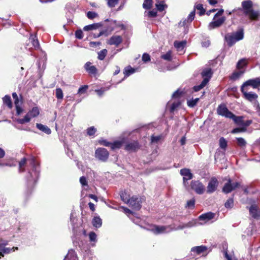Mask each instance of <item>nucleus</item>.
Listing matches in <instances>:
<instances>
[{
  "mask_svg": "<svg viewBox=\"0 0 260 260\" xmlns=\"http://www.w3.org/2000/svg\"><path fill=\"white\" fill-rule=\"evenodd\" d=\"M70 221L72 225V231L75 235L78 233V228H79L80 224L77 222L78 219L75 216L74 212H72L70 214Z\"/></svg>",
  "mask_w": 260,
  "mask_h": 260,
  "instance_id": "f8f14e48",
  "label": "nucleus"
},
{
  "mask_svg": "<svg viewBox=\"0 0 260 260\" xmlns=\"http://www.w3.org/2000/svg\"><path fill=\"white\" fill-rule=\"evenodd\" d=\"M241 91L243 93L244 98L248 101H256L258 98V95L255 93L252 92H247L245 90L244 88L241 87Z\"/></svg>",
  "mask_w": 260,
  "mask_h": 260,
  "instance_id": "f3484780",
  "label": "nucleus"
},
{
  "mask_svg": "<svg viewBox=\"0 0 260 260\" xmlns=\"http://www.w3.org/2000/svg\"><path fill=\"white\" fill-rule=\"evenodd\" d=\"M248 86H251L253 88H257L260 87V78L257 77L248 80L242 85L241 87L245 88Z\"/></svg>",
  "mask_w": 260,
  "mask_h": 260,
  "instance_id": "ddd939ff",
  "label": "nucleus"
},
{
  "mask_svg": "<svg viewBox=\"0 0 260 260\" xmlns=\"http://www.w3.org/2000/svg\"><path fill=\"white\" fill-rule=\"evenodd\" d=\"M244 38V29L239 28L237 31L233 33H228L224 36V40L229 47L233 46L237 42Z\"/></svg>",
  "mask_w": 260,
  "mask_h": 260,
  "instance_id": "7ed1b4c3",
  "label": "nucleus"
},
{
  "mask_svg": "<svg viewBox=\"0 0 260 260\" xmlns=\"http://www.w3.org/2000/svg\"><path fill=\"white\" fill-rule=\"evenodd\" d=\"M122 144V142L121 141H115L113 143H111V145L110 147L112 149H118L120 148Z\"/></svg>",
  "mask_w": 260,
  "mask_h": 260,
  "instance_id": "c03bdc74",
  "label": "nucleus"
},
{
  "mask_svg": "<svg viewBox=\"0 0 260 260\" xmlns=\"http://www.w3.org/2000/svg\"><path fill=\"white\" fill-rule=\"evenodd\" d=\"M36 127L41 131L44 133L49 135L51 133V130L47 126L43 125L41 123H37Z\"/></svg>",
  "mask_w": 260,
  "mask_h": 260,
  "instance_id": "393cba45",
  "label": "nucleus"
},
{
  "mask_svg": "<svg viewBox=\"0 0 260 260\" xmlns=\"http://www.w3.org/2000/svg\"><path fill=\"white\" fill-rule=\"evenodd\" d=\"M30 118H31L30 116L27 113L23 118L18 119L17 120V121L18 123L23 124L25 123H27V122H29L30 120Z\"/></svg>",
  "mask_w": 260,
  "mask_h": 260,
  "instance_id": "e433bc0d",
  "label": "nucleus"
},
{
  "mask_svg": "<svg viewBox=\"0 0 260 260\" xmlns=\"http://www.w3.org/2000/svg\"><path fill=\"white\" fill-rule=\"evenodd\" d=\"M88 86L87 85H84V86H81L78 90V93L82 94V93H85L87 89H88Z\"/></svg>",
  "mask_w": 260,
  "mask_h": 260,
  "instance_id": "0e129e2a",
  "label": "nucleus"
},
{
  "mask_svg": "<svg viewBox=\"0 0 260 260\" xmlns=\"http://www.w3.org/2000/svg\"><path fill=\"white\" fill-rule=\"evenodd\" d=\"M55 96L58 100H62L63 99V92L60 88H57L56 89Z\"/></svg>",
  "mask_w": 260,
  "mask_h": 260,
  "instance_id": "49530a36",
  "label": "nucleus"
},
{
  "mask_svg": "<svg viewBox=\"0 0 260 260\" xmlns=\"http://www.w3.org/2000/svg\"><path fill=\"white\" fill-rule=\"evenodd\" d=\"M161 58L167 61H171L172 59L171 52L170 51L167 52L165 54L161 55Z\"/></svg>",
  "mask_w": 260,
  "mask_h": 260,
  "instance_id": "13d9d810",
  "label": "nucleus"
},
{
  "mask_svg": "<svg viewBox=\"0 0 260 260\" xmlns=\"http://www.w3.org/2000/svg\"><path fill=\"white\" fill-rule=\"evenodd\" d=\"M250 214L255 219L260 217V209L255 205H252L249 208Z\"/></svg>",
  "mask_w": 260,
  "mask_h": 260,
  "instance_id": "a211bd4d",
  "label": "nucleus"
},
{
  "mask_svg": "<svg viewBox=\"0 0 260 260\" xmlns=\"http://www.w3.org/2000/svg\"><path fill=\"white\" fill-rule=\"evenodd\" d=\"M180 174L183 176V183L185 186H186L187 181L192 179L193 175L191 173L189 169L183 168L180 170Z\"/></svg>",
  "mask_w": 260,
  "mask_h": 260,
  "instance_id": "9d476101",
  "label": "nucleus"
},
{
  "mask_svg": "<svg viewBox=\"0 0 260 260\" xmlns=\"http://www.w3.org/2000/svg\"><path fill=\"white\" fill-rule=\"evenodd\" d=\"M152 6V2H144L143 4V8L146 10H149L151 8Z\"/></svg>",
  "mask_w": 260,
  "mask_h": 260,
  "instance_id": "338daca9",
  "label": "nucleus"
},
{
  "mask_svg": "<svg viewBox=\"0 0 260 260\" xmlns=\"http://www.w3.org/2000/svg\"><path fill=\"white\" fill-rule=\"evenodd\" d=\"M140 148V145L138 141L127 143L125 146V149L130 152H136Z\"/></svg>",
  "mask_w": 260,
  "mask_h": 260,
  "instance_id": "2eb2a0df",
  "label": "nucleus"
},
{
  "mask_svg": "<svg viewBox=\"0 0 260 260\" xmlns=\"http://www.w3.org/2000/svg\"><path fill=\"white\" fill-rule=\"evenodd\" d=\"M142 60L144 62H148L150 60V56L147 53H144L142 55Z\"/></svg>",
  "mask_w": 260,
  "mask_h": 260,
  "instance_id": "69168bd1",
  "label": "nucleus"
},
{
  "mask_svg": "<svg viewBox=\"0 0 260 260\" xmlns=\"http://www.w3.org/2000/svg\"><path fill=\"white\" fill-rule=\"evenodd\" d=\"M186 42L185 41H175L174 45L176 48L179 50H182L186 45Z\"/></svg>",
  "mask_w": 260,
  "mask_h": 260,
  "instance_id": "72a5a7b5",
  "label": "nucleus"
},
{
  "mask_svg": "<svg viewBox=\"0 0 260 260\" xmlns=\"http://www.w3.org/2000/svg\"><path fill=\"white\" fill-rule=\"evenodd\" d=\"M196 8L199 10V15L202 16L205 14V10L204 9L203 7V5L202 4H199L196 6Z\"/></svg>",
  "mask_w": 260,
  "mask_h": 260,
  "instance_id": "8fccbe9b",
  "label": "nucleus"
},
{
  "mask_svg": "<svg viewBox=\"0 0 260 260\" xmlns=\"http://www.w3.org/2000/svg\"><path fill=\"white\" fill-rule=\"evenodd\" d=\"M246 131V128L244 126H242V127H236V128H234L232 131L231 133L232 134H236V133H240V132H244Z\"/></svg>",
  "mask_w": 260,
  "mask_h": 260,
  "instance_id": "6e6d98bb",
  "label": "nucleus"
},
{
  "mask_svg": "<svg viewBox=\"0 0 260 260\" xmlns=\"http://www.w3.org/2000/svg\"><path fill=\"white\" fill-rule=\"evenodd\" d=\"M29 164L32 167V169L28 171L26 176V180L28 188L31 189L35 186L39 179L40 168L39 165L36 162L34 157L30 159Z\"/></svg>",
  "mask_w": 260,
  "mask_h": 260,
  "instance_id": "f257e3e1",
  "label": "nucleus"
},
{
  "mask_svg": "<svg viewBox=\"0 0 260 260\" xmlns=\"http://www.w3.org/2000/svg\"><path fill=\"white\" fill-rule=\"evenodd\" d=\"M227 141L223 137H221L219 139V146L220 147L224 150H225L227 147Z\"/></svg>",
  "mask_w": 260,
  "mask_h": 260,
  "instance_id": "79ce46f5",
  "label": "nucleus"
},
{
  "mask_svg": "<svg viewBox=\"0 0 260 260\" xmlns=\"http://www.w3.org/2000/svg\"><path fill=\"white\" fill-rule=\"evenodd\" d=\"M145 201L144 197H140L139 196H133L131 198L129 202L127 204H129L133 209L136 210H139L142 207V203Z\"/></svg>",
  "mask_w": 260,
  "mask_h": 260,
  "instance_id": "39448f33",
  "label": "nucleus"
},
{
  "mask_svg": "<svg viewBox=\"0 0 260 260\" xmlns=\"http://www.w3.org/2000/svg\"><path fill=\"white\" fill-rule=\"evenodd\" d=\"M89 240L91 242H96V234L93 232H91L89 234Z\"/></svg>",
  "mask_w": 260,
  "mask_h": 260,
  "instance_id": "bf43d9fd",
  "label": "nucleus"
},
{
  "mask_svg": "<svg viewBox=\"0 0 260 260\" xmlns=\"http://www.w3.org/2000/svg\"><path fill=\"white\" fill-rule=\"evenodd\" d=\"M80 182L82 186H88L86 178L84 176H82L80 178Z\"/></svg>",
  "mask_w": 260,
  "mask_h": 260,
  "instance_id": "774afa93",
  "label": "nucleus"
},
{
  "mask_svg": "<svg viewBox=\"0 0 260 260\" xmlns=\"http://www.w3.org/2000/svg\"><path fill=\"white\" fill-rule=\"evenodd\" d=\"M35 38L36 37L32 36L31 38H30V40H31L33 46L35 48H37L39 46V43L38 39H35Z\"/></svg>",
  "mask_w": 260,
  "mask_h": 260,
  "instance_id": "052dcab7",
  "label": "nucleus"
},
{
  "mask_svg": "<svg viewBox=\"0 0 260 260\" xmlns=\"http://www.w3.org/2000/svg\"><path fill=\"white\" fill-rule=\"evenodd\" d=\"M109 155V152L104 148H99L95 151V157L103 162H105L107 160Z\"/></svg>",
  "mask_w": 260,
  "mask_h": 260,
  "instance_id": "423d86ee",
  "label": "nucleus"
},
{
  "mask_svg": "<svg viewBox=\"0 0 260 260\" xmlns=\"http://www.w3.org/2000/svg\"><path fill=\"white\" fill-rule=\"evenodd\" d=\"M252 5V2L250 0L244 1L242 2L244 15L247 16L251 20H256L258 18L259 13L258 11L253 10Z\"/></svg>",
  "mask_w": 260,
  "mask_h": 260,
  "instance_id": "f03ea898",
  "label": "nucleus"
},
{
  "mask_svg": "<svg viewBox=\"0 0 260 260\" xmlns=\"http://www.w3.org/2000/svg\"><path fill=\"white\" fill-rule=\"evenodd\" d=\"M92 223L93 226L96 228H99L102 226V221L99 216H96L93 218Z\"/></svg>",
  "mask_w": 260,
  "mask_h": 260,
  "instance_id": "cd10ccee",
  "label": "nucleus"
},
{
  "mask_svg": "<svg viewBox=\"0 0 260 260\" xmlns=\"http://www.w3.org/2000/svg\"><path fill=\"white\" fill-rule=\"evenodd\" d=\"M237 143L238 146L241 148H244L246 147L247 142L245 139L243 138H236Z\"/></svg>",
  "mask_w": 260,
  "mask_h": 260,
  "instance_id": "c9c22d12",
  "label": "nucleus"
},
{
  "mask_svg": "<svg viewBox=\"0 0 260 260\" xmlns=\"http://www.w3.org/2000/svg\"><path fill=\"white\" fill-rule=\"evenodd\" d=\"M208 83V80L207 79H203L201 83L199 85L194 86L193 90L195 92L200 91L203 88H204L206 85Z\"/></svg>",
  "mask_w": 260,
  "mask_h": 260,
  "instance_id": "c85d7f7f",
  "label": "nucleus"
},
{
  "mask_svg": "<svg viewBox=\"0 0 260 260\" xmlns=\"http://www.w3.org/2000/svg\"><path fill=\"white\" fill-rule=\"evenodd\" d=\"M118 2V0H107V4L109 7H114Z\"/></svg>",
  "mask_w": 260,
  "mask_h": 260,
  "instance_id": "680f3d73",
  "label": "nucleus"
},
{
  "mask_svg": "<svg viewBox=\"0 0 260 260\" xmlns=\"http://www.w3.org/2000/svg\"><path fill=\"white\" fill-rule=\"evenodd\" d=\"M195 13L196 11L195 10H193L190 13L187 18L182 19L180 21V22L178 23L179 26L183 27L187 25L188 24H190L194 18Z\"/></svg>",
  "mask_w": 260,
  "mask_h": 260,
  "instance_id": "dca6fc26",
  "label": "nucleus"
},
{
  "mask_svg": "<svg viewBox=\"0 0 260 260\" xmlns=\"http://www.w3.org/2000/svg\"><path fill=\"white\" fill-rule=\"evenodd\" d=\"M190 187L192 189L199 194H202L205 190V186L199 180L191 181Z\"/></svg>",
  "mask_w": 260,
  "mask_h": 260,
  "instance_id": "0eeeda50",
  "label": "nucleus"
},
{
  "mask_svg": "<svg viewBox=\"0 0 260 260\" xmlns=\"http://www.w3.org/2000/svg\"><path fill=\"white\" fill-rule=\"evenodd\" d=\"M155 6L158 11L159 12H162L164 10L165 8L167 7V6L166 4H164V2L163 1H161L155 4Z\"/></svg>",
  "mask_w": 260,
  "mask_h": 260,
  "instance_id": "37998d69",
  "label": "nucleus"
},
{
  "mask_svg": "<svg viewBox=\"0 0 260 260\" xmlns=\"http://www.w3.org/2000/svg\"><path fill=\"white\" fill-rule=\"evenodd\" d=\"M240 186V184L237 182L232 183V181L229 179L228 182L224 185L222 191L225 193H229Z\"/></svg>",
  "mask_w": 260,
  "mask_h": 260,
  "instance_id": "6e6552de",
  "label": "nucleus"
},
{
  "mask_svg": "<svg viewBox=\"0 0 260 260\" xmlns=\"http://www.w3.org/2000/svg\"><path fill=\"white\" fill-rule=\"evenodd\" d=\"M246 59L242 58L240 59L237 63V68L238 69H242L243 67L246 65Z\"/></svg>",
  "mask_w": 260,
  "mask_h": 260,
  "instance_id": "09e8293b",
  "label": "nucleus"
},
{
  "mask_svg": "<svg viewBox=\"0 0 260 260\" xmlns=\"http://www.w3.org/2000/svg\"><path fill=\"white\" fill-rule=\"evenodd\" d=\"M224 12V10L221 9L214 15L213 20L209 23L208 27L209 30H212L221 26L226 20L224 16L217 19L219 16H221Z\"/></svg>",
  "mask_w": 260,
  "mask_h": 260,
  "instance_id": "20e7f679",
  "label": "nucleus"
},
{
  "mask_svg": "<svg viewBox=\"0 0 260 260\" xmlns=\"http://www.w3.org/2000/svg\"><path fill=\"white\" fill-rule=\"evenodd\" d=\"M26 159L25 157H23L21 161L19 162V173L24 172L25 171V169L22 168V167L26 164Z\"/></svg>",
  "mask_w": 260,
  "mask_h": 260,
  "instance_id": "a18cd8bd",
  "label": "nucleus"
},
{
  "mask_svg": "<svg viewBox=\"0 0 260 260\" xmlns=\"http://www.w3.org/2000/svg\"><path fill=\"white\" fill-rule=\"evenodd\" d=\"M99 143L101 145H103L104 146L106 147H110L111 145V143L107 141L106 140H105L103 138H101L99 140Z\"/></svg>",
  "mask_w": 260,
  "mask_h": 260,
  "instance_id": "864d4df0",
  "label": "nucleus"
},
{
  "mask_svg": "<svg viewBox=\"0 0 260 260\" xmlns=\"http://www.w3.org/2000/svg\"><path fill=\"white\" fill-rule=\"evenodd\" d=\"M194 205H195V200H194V199L193 198L187 202L185 207L192 209L194 208Z\"/></svg>",
  "mask_w": 260,
  "mask_h": 260,
  "instance_id": "de8ad7c7",
  "label": "nucleus"
},
{
  "mask_svg": "<svg viewBox=\"0 0 260 260\" xmlns=\"http://www.w3.org/2000/svg\"><path fill=\"white\" fill-rule=\"evenodd\" d=\"M217 113L219 115L230 118L233 116V113L229 111L225 105L221 104L217 109Z\"/></svg>",
  "mask_w": 260,
  "mask_h": 260,
  "instance_id": "1a4fd4ad",
  "label": "nucleus"
},
{
  "mask_svg": "<svg viewBox=\"0 0 260 260\" xmlns=\"http://www.w3.org/2000/svg\"><path fill=\"white\" fill-rule=\"evenodd\" d=\"M230 119L233 120V121L237 124L241 125L242 126L243 123V116H236L235 115L233 114V116Z\"/></svg>",
  "mask_w": 260,
  "mask_h": 260,
  "instance_id": "7c9ffc66",
  "label": "nucleus"
},
{
  "mask_svg": "<svg viewBox=\"0 0 260 260\" xmlns=\"http://www.w3.org/2000/svg\"><path fill=\"white\" fill-rule=\"evenodd\" d=\"M198 223V222L195 220H192L190 221L187 223H185V226L186 228H191L194 226H196Z\"/></svg>",
  "mask_w": 260,
  "mask_h": 260,
  "instance_id": "e2e57ef3",
  "label": "nucleus"
},
{
  "mask_svg": "<svg viewBox=\"0 0 260 260\" xmlns=\"http://www.w3.org/2000/svg\"><path fill=\"white\" fill-rule=\"evenodd\" d=\"M212 74L213 72L211 68H205L201 73L202 77L204 79H207L208 80V82L212 77Z\"/></svg>",
  "mask_w": 260,
  "mask_h": 260,
  "instance_id": "4be33fe9",
  "label": "nucleus"
},
{
  "mask_svg": "<svg viewBox=\"0 0 260 260\" xmlns=\"http://www.w3.org/2000/svg\"><path fill=\"white\" fill-rule=\"evenodd\" d=\"M77 258L75 251L73 249H70L63 260H77Z\"/></svg>",
  "mask_w": 260,
  "mask_h": 260,
  "instance_id": "a878e982",
  "label": "nucleus"
},
{
  "mask_svg": "<svg viewBox=\"0 0 260 260\" xmlns=\"http://www.w3.org/2000/svg\"><path fill=\"white\" fill-rule=\"evenodd\" d=\"M135 72V70L131 67V66H128L125 68L123 74H124L125 77H127L130 76L131 74L134 73Z\"/></svg>",
  "mask_w": 260,
  "mask_h": 260,
  "instance_id": "f704fd0d",
  "label": "nucleus"
},
{
  "mask_svg": "<svg viewBox=\"0 0 260 260\" xmlns=\"http://www.w3.org/2000/svg\"><path fill=\"white\" fill-rule=\"evenodd\" d=\"M234 197L229 198L224 203V207L226 209H232L234 207Z\"/></svg>",
  "mask_w": 260,
  "mask_h": 260,
  "instance_id": "4c0bfd02",
  "label": "nucleus"
},
{
  "mask_svg": "<svg viewBox=\"0 0 260 260\" xmlns=\"http://www.w3.org/2000/svg\"><path fill=\"white\" fill-rule=\"evenodd\" d=\"M149 230L152 231L155 234H163L173 231V230H171V228L169 226L163 225H153Z\"/></svg>",
  "mask_w": 260,
  "mask_h": 260,
  "instance_id": "9b49d317",
  "label": "nucleus"
},
{
  "mask_svg": "<svg viewBox=\"0 0 260 260\" xmlns=\"http://www.w3.org/2000/svg\"><path fill=\"white\" fill-rule=\"evenodd\" d=\"M75 37L79 40H81L83 38V32L81 29H77L75 32Z\"/></svg>",
  "mask_w": 260,
  "mask_h": 260,
  "instance_id": "603ef678",
  "label": "nucleus"
},
{
  "mask_svg": "<svg viewBox=\"0 0 260 260\" xmlns=\"http://www.w3.org/2000/svg\"><path fill=\"white\" fill-rule=\"evenodd\" d=\"M17 249V247H13L12 248H0V256L3 257L4 256L5 254H9L11 253L12 251H14L15 250Z\"/></svg>",
  "mask_w": 260,
  "mask_h": 260,
  "instance_id": "b1692460",
  "label": "nucleus"
},
{
  "mask_svg": "<svg viewBox=\"0 0 260 260\" xmlns=\"http://www.w3.org/2000/svg\"><path fill=\"white\" fill-rule=\"evenodd\" d=\"M3 101L4 104L6 105L9 108H12V103L10 95H6L3 98Z\"/></svg>",
  "mask_w": 260,
  "mask_h": 260,
  "instance_id": "c756f323",
  "label": "nucleus"
},
{
  "mask_svg": "<svg viewBox=\"0 0 260 260\" xmlns=\"http://www.w3.org/2000/svg\"><path fill=\"white\" fill-rule=\"evenodd\" d=\"M243 73V72L239 71V72H234L232 73V74L230 76V79L231 80L235 81L238 79L241 75Z\"/></svg>",
  "mask_w": 260,
  "mask_h": 260,
  "instance_id": "58836bf2",
  "label": "nucleus"
},
{
  "mask_svg": "<svg viewBox=\"0 0 260 260\" xmlns=\"http://www.w3.org/2000/svg\"><path fill=\"white\" fill-rule=\"evenodd\" d=\"M91 62H87L84 66V68L86 71L92 75H95L97 73V69L94 66H90Z\"/></svg>",
  "mask_w": 260,
  "mask_h": 260,
  "instance_id": "5701e85b",
  "label": "nucleus"
},
{
  "mask_svg": "<svg viewBox=\"0 0 260 260\" xmlns=\"http://www.w3.org/2000/svg\"><path fill=\"white\" fill-rule=\"evenodd\" d=\"M215 216V213L211 212H209L201 215L199 217V220L200 221H204L205 222H207L210 220L213 219Z\"/></svg>",
  "mask_w": 260,
  "mask_h": 260,
  "instance_id": "6ab92c4d",
  "label": "nucleus"
},
{
  "mask_svg": "<svg viewBox=\"0 0 260 260\" xmlns=\"http://www.w3.org/2000/svg\"><path fill=\"white\" fill-rule=\"evenodd\" d=\"M107 54V50L106 49H104L98 52V58L100 60H103L105 58Z\"/></svg>",
  "mask_w": 260,
  "mask_h": 260,
  "instance_id": "a19ab883",
  "label": "nucleus"
},
{
  "mask_svg": "<svg viewBox=\"0 0 260 260\" xmlns=\"http://www.w3.org/2000/svg\"><path fill=\"white\" fill-rule=\"evenodd\" d=\"M96 132V129L94 126L89 127L87 129V134L89 136H93Z\"/></svg>",
  "mask_w": 260,
  "mask_h": 260,
  "instance_id": "3c124183",
  "label": "nucleus"
},
{
  "mask_svg": "<svg viewBox=\"0 0 260 260\" xmlns=\"http://www.w3.org/2000/svg\"><path fill=\"white\" fill-rule=\"evenodd\" d=\"M199 101V98L192 99L187 101V105L190 108L194 107Z\"/></svg>",
  "mask_w": 260,
  "mask_h": 260,
  "instance_id": "ea45409f",
  "label": "nucleus"
},
{
  "mask_svg": "<svg viewBox=\"0 0 260 260\" xmlns=\"http://www.w3.org/2000/svg\"><path fill=\"white\" fill-rule=\"evenodd\" d=\"M120 198L121 200L126 204H128L131 200L129 198V195L128 194L126 191H122L120 194Z\"/></svg>",
  "mask_w": 260,
  "mask_h": 260,
  "instance_id": "473e14b6",
  "label": "nucleus"
},
{
  "mask_svg": "<svg viewBox=\"0 0 260 260\" xmlns=\"http://www.w3.org/2000/svg\"><path fill=\"white\" fill-rule=\"evenodd\" d=\"M122 42V38L120 36H113L108 40V44L112 45H114L116 46H118Z\"/></svg>",
  "mask_w": 260,
  "mask_h": 260,
  "instance_id": "aec40b11",
  "label": "nucleus"
},
{
  "mask_svg": "<svg viewBox=\"0 0 260 260\" xmlns=\"http://www.w3.org/2000/svg\"><path fill=\"white\" fill-rule=\"evenodd\" d=\"M103 25V23L102 22H98V23H95L87 25L85 26L83 30L84 31H89V30H95L101 27H102Z\"/></svg>",
  "mask_w": 260,
  "mask_h": 260,
  "instance_id": "412c9836",
  "label": "nucleus"
},
{
  "mask_svg": "<svg viewBox=\"0 0 260 260\" xmlns=\"http://www.w3.org/2000/svg\"><path fill=\"white\" fill-rule=\"evenodd\" d=\"M218 185V181L215 177H212L209 181L207 187V192L208 193H212L216 189Z\"/></svg>",
  "mask_w": 260,
  "mask_h": 260,
  "instance_id": "4468645a",
  "label": "nucleus"
},
{
  "mask_svg": "<svg viewBox=\"0 0 260 260\" xmlns=\"http://www.w3.org/2000/svg\"><path fill=\"white\" fill-rule=\"evenodd\" d=\"M28 113L31 117H36L40 114L39 109L37 107H34L31 110L28 111Z\"/></svg>",
  "mask_w": 260,
  "mask_h": 260,
  "instance_id": "2f4dec72",
  "label": "nucleus"
},
{
  "mask_svg": "<svg viewBox=\"0 0 260 260\" xmlns=\"http://www.w3.org/2000/svg\"><path fill=\"white\" fill-rule=\"evenodd\" d=\"M207 250V247L205 246H200L193 247L191 248V251L193 252H196L199 254L204 252Z\"/></svg>",
  "mask_w": 260,
  "mask_h": 260,
  "instance_id": "bb28decb",
  "label": "nucleus"
},
{
  "mask_svg": "<svg viewBox=\"0 0 260 260\" xmlns=\"http://www.w3.org/2000/svg\"><path fill=\"white\" fill-rule=\"evenodd\" d=\"M87 17L89 19H93L98 16V13L95 12L88 11L87 13Z\"/></svg>",
  "mask_w": 260,
  "mask_h": 260,
  "instance_id": "5fc2aeb1",
  "label": "nucleus"
},
{
  "mask_svg": "<svg viewBox=\"0 0 260 260\" xmlns=\"http://www.w3.org/2000/svg\"><path fill=\"white\" fill-rule=\"evenodd\" d=\"M180 105V103L179 102H174L172 104L171 107L170 108V112L171 113H173L175 110Z\"/></svg>",
  "mask_w": 260,
  "mask_h": 260,
  "instance_id": "4d7b16f0",
  "label": "nucleus"
}]
</instances>
